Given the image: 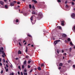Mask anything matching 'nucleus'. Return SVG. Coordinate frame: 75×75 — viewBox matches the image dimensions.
<instances>
[{
  "label": "nucleus",
  "mask_w": 75,
  "mask_h": 75,
  "mask_svg": "<svg viewBox=\"0 0 75 75\" xmlns=\"http://www.w3.org/2000/svg\"><path fill=\"white\" fill-rule=\"evenodd\" d=\"M38 17L39 18L42 17V14L41 13H39L38 15Z\"/></svg>",
  "instance_id": "nucleus-1"
},
{
  "label": "nucleus",
  "mask_w": 75,
  "mask_h": 75,
  "mask_svg": "<svg viewBox=\"0 0 75 75\" xmlns=\"http://www.w3.org/2000/svg\"><path fill=\"white\" fill-rule=\"evenodd\" d=\"M60 40H58L55 41L54 42V44L55 45H56L57 44H58V42H60Z\"/></svg>",
  "instance_id": "nucleus-2"
},
{
  "label": "nucleus",
  "mask_w": 75,
  "mask_h": 75,
  "mask_svg": "<svg viewBox=\"0 0 75 75\" xmlns=\"http://www.w3.org/2000/svg\"><path fill=\"white\" fill-rule=\"evenodd\" d=\"M37 13V12L35 11H33L32 12V14H34V15H35Z\"/></svg>",
  "instance_id": "nucleus-3"
},
{
  "label": "nucleus",
  "mask_w": 75,
  "mask_h": 75,
  "mask_svg": "<svg viewBox=\"0 0 75 75\" xmlns=\"http://www.w3.org/2000/svg\"><path fill=\"white\" fill-rule=\"evenodd\" d=\"M71 17L73 18H74V17H75V14H74V13H73L71 14Z\"/></svg>",
  "instance_id": "nucleus-4"
},
{
  "label": "nucleus",
  "mask_w": 75,
  "mask_h": 75,
  "mask_svg": "<svg viewBox=\"0 0 75 75\" xmlns=\"http://www.w3.org/2000/svg\"><path fill=\"white\" fill-rule=\"evenodd\" d=\"M62 36L63 37H64L65 38H66V37H67V36L66 35V34H63L62 35Z\"/></svg>",
  "instance_id": "nucleus-5"
},
{
  "label": "nucleus",
  "mask_w": 75,
  "mask_h": 75,
  "mask_svg": "<svg viewBox=\"0 0 75 75\" xmlns=\"http://www.w3.org/2000/svg\"><path fill=\"white\" fill-rule=\"evenodd\" d=\"M32 2H34V3H35V4H37V1L35 0H32Z\"/></svg>",
  "instance_id": "nucleus-6"
},
{
  "label": "nucleus",
  "mask_w": 75,
  "mask_h": 75,
  "mask_svg": "<svg viewBox=\"0 0 75 75\" xmlns=\"http://www.w3.org/2000/svg\"><path fill=\"white\" fill-rule=\"evenodd\" d=\"M69 56H71V57H73V56H74V54H73V53H71L70 54L69 53Z\"/></svg>",
  "instance_id": "nucleus-7"
},
{
  "label": "nucleus",
  "mask_w": 75,
  "mask_h": 75,
  "mask_svg": "<svg viewBox=\"0 0 75 75\" xmlns=\"http://www.w3.org/2000/svg\"><path fill=\"white\" fill-rule=\"evenodd\" d=\"M33 16H32L31 18H30V20H31V23H33Z\"/></svg>",
  "instance_id": "nucleus-8"
},
{
  "label": "nucleus",
  "mask_w": 75,
  "mask_h": 75,
  "mask_svg": "<svg viewBox=\"0 0 75 75\" xmlns=\"http://www.w3.org/2000/svg\"><path fill=\"white\" fill-rule=\"evenodd\" d=\"M62 65H63V64H62V63H60L59 64V66L60 67H62Z\"/></svg>",
  "instance_id": "nucleus-9"
},
{
  "label": "nucleus",
  "mask_w": 75,
  "mask_h": 75,
  "mask_svg": "<svg viewBox=\"0 0 75 75\" xmlns=\"http://www.w3.org/2000/svg\"><path fill=\"white\" fill-rule=\"evenodd\" d=\"M26 62H27V61H26V60H25L23 62V65H26Z\"/></svg>",
  "instance_id": "nucleus-10"
},
{
  "label": "nucleus",
  "mask_w": 75,
  "mask_h": 75,
  "mask_svg": "<svg viewBox=\"0 0 75 75\" xmlns=\"http://www.w3.org/2000/svg\"><path fill=\"white\" fill-rule=\"evenodd\" d=\"M31 60H28V64H30L31 63Z\"/></svg>",
  "instance_id": "nucleus-11"
},
{
  "label": "nucleus",
  "mask_w": 75,
  "mask_h": 75,
  "mask_svg": "<svg viewBox=\"0 0 75 75\" xmlns=\"http://www.w3.org/2000/svg\"><path fill=\"white\" fill-rule=\"evenodd\" d=\"M10 5L11 6H14V3H10Z\"/></svg>",
  "instance_id": "nucleus-12"
},
{
  "label": "nucleus",
  "mask_w": 75,
  "mask_h": 75,
  "mask_svg": "<svg viewBox=\"0 0 75 75\" xmlns=\"http://www.w3.org/2000/svg\"><path fill=\"white\" fill-rule=\"evenodd\" d=\"M18 54H21V51L20 50H19L18 52Z\"/></svg>",
  "instance_id": "nucleus-13"
},
{
  "label": "nucleus",
  "mask_w": 75,
  "mask_h": 75,
  "mask_svg": "<svg viewBox=\"0 0 75 75\" xmlns=\"http://www.w3.org/2000/svg\"><path fill=\"white\" fill-rule=\"evenodd\" d=\"M0 3L1 5H3V4H4V2L2 1H0Z\"/></svg>",
  "instance_id": "nucleus-14"
},
{
  "label": "nucleus",
  "mask_w": 75,
  "mask_h": 75,
  "mask_svg": "<svg viewBox=\"0 0 75 75\" xmlns=\"http://www.w3.org/2000/svg\"><path fill=\"white\" fill-rule=\"evenodd\" d=\"M38 70H39V71L41 70V67H39L38 68Z\"/></svg>",
  "instance_id": "nucleus-15"
},
{
  "label": "nucleus",
  "mask_w": 75,
  "mask_h": 75,
  "mask_svg": "<svg viewBox=\"0 0 75 75\" xmlns=\"http://www.w3.org/2000/svg\"><path fill=\"white\" fill-rule=\"evenodd\" d=\"M0 52H2V54H3V52H4V51L1 49H0Z\"/></svg>",
  "instance_id": "nucleus-16"
},
{
  "label": "nucleus",
  "mask_w": 75,
  "mask_h": 75,
  "mask_svg": "<svg viewBox=\"0 0 75 75\" xmlns=\"http://www.w3.org/2000/svg\"><path fill=\"white\" fill-rule=\"evenodd\" d=\"M2 54H3V55H4L5 56H6V54L4 52H2Z\"/></svg>",
  "instance_id": "nucleus-17"
},
{
  "label": "nucleus",
  "mask_w": 75,
  "mask_h": 75,
  "mask_svg": "<svg viewBox=\"0 0 75 75\" xmlns=\"http://www.w3.org/2000/svg\"><path fill=\"white\" fill-rule=\"evenodd\" d=\"M5 8H8V6H7V5H6L5 6Z\"/></svg>",
  "instance_id": "nucleus-18"
},
{
  "label": "nucleus",
  "mask_w": 75,
  "mask_h": 75,
  "mask_svg": "<svg viewBox=\"0 0 75 75\" xmlns=\"http://www.w3.org/2000/svg\"><path fill=\"white\" fill-rule=\"evenodd\" d=\"M70 44L71 45H73V44L72 43V41H71L70 42Z\"/></svg>",
  "instance_id": "nucleus-19"
},
{
  "label": "nucleus",
  "mask_w": 75,
  "mask_h": 75,
  "mask_svg": "<svg viewBox=\"0 0 75 75\" xmlns=\"http://www.w3.org/2000/svg\"><path fill=\"white\" fill-rule=\"evenodd\" d=\"M59 52H60L59 50H57V54H59Z\"/></svg>",
  "instance_id": "nucleus-20"
},
{
  "label": "nucleus",
  "mask_w": 75,
  "mask_h": 75,
  "mask_svg": "<svg viewBox=\"0 0 75 75\" xmlns=\"http://www.w3.org/2000/svg\"><path fill=\"white\" fill-rule=\"evenodd\" d=\"M27 35L28 36V37H32V36H31V35L28 34H27Z\"/></svg>",
  "instance_id": "nucleus-21"
},
{
  "label": "nucleus",
  "mask_w": 75,
  "mask_h": 75,
  "mask_svg": "<svg viewBox=\"0 0 75 75\" xmlns=\"http://www.w3.org/2000/svg\"><path fill=\"white\" fill-rule=\"evenodd\" d=\"M67 41H71V39L69 38H68L67 39Z\"/></svg>",
  "instance_id": "nucleus-22"
},
{
  "label": "nucleus",
  "mask_w": 75,
  "mask_h": 75,
  "mask_svg": "<svg viewBox=\"0 0 75 75\" xmlns=\"http://www.w3.org/2000/svg\"><path fill=\"white\" fill-rule=\"evenodd\" d=\"M31 66L30 65H28V68H30Z\"/></svg>",
  "instance_id": "nucleus-23"
},
{
  "label": "nucleus",
  "mask_w": 75,
  "mask_h": 75,
  "mask_svg": "<svg viewBox=\"0 0 75 75\" xmlns=\"http://www.w3.org/2000/svg\"><path fill=\"white\" fill-rule=\"evenodd\" d=\"M18 21H19L18 19H16V23H18Z\"/></svg>",
  "instance_id": "nucleus-24"
},
{
  "label": "nucleus",
  "mask_w": 75,
  "mask_h": 75,
  "mask_svg": "<svg viewBox=\"0 0 75 75\" xmlns=\"http://www.w3.org/2000/svg\"><path fill=\"white\" fill-rule=\"evenodd\" d=\"M29 8H31V5L29 4Z\"/></svg>",
  "instance_id": "nucleus-25"
},
{
  "label": "nucleus",
  "mask_w": 75,
  "mask_h": 75,
  "mask_svg": "<svg viewBox=\"0 0 75 75\" xmlns=\"http://www.w3.org/2000/svg\"><path fill=\"white\" fill-rule=\"evenodd\" d=\"M23 74L24 75H27V73H23Z\"/></svg>",
  "instance_id": "nucleus-26"
},
{
  "label": "nucleus",
  "mask_w": 75,
  "mask_h": 75,
  "mask_svg": "<svg viewBox=\"0 0 75 75\" xmlns=\"http://www.w3.org/2000/svg\"><path fill=\"white\" fill-rule=\"evenodd\" d=\"M22 69H24V65H23L22 66Z\"/></svg>",
  "instance_id": "nucleus-27"
},
{
  "label": "nucleus",
  "mask_w": 75,
  "mask_h": 75,
  "mask_svg": "<svg viewBox=\"0 0 75 75\" xmlns=\"http://www.w3.org/2000/svg\"><path fill=\"white\" fill-rule=\"evenodd\" d=\"M61 28H62L61 27V26L59 27V30H61Z\"/></svg>",
  "instance_id": "nucleus-28"
},
{
  "label": "nucleus",
  "mask_w": 75,
  "mask_h": 75,
  "mask_svg": "<svg viewBox=\"0 0 75 75\" xmlns=\"http://www.w3.org/2000/svg\"><path fill=\"white\" fill-rule=\"evenodd\" d=\"M57 1L58 3H60L61 2V0H57Z\"/></svg>",
  "instance_id": "nucleus-29"
},
{
  "label": "nucleus",
  "mask_w": 75,
  "mask_h": 75,
  "mask_svg": "<svg viewBox=\"0 0 75 75\" xmlns=\"http://www.w3.org/2000/svg\"><path fill=\"white\" fill-rule=\"evenodd\" d=\"M71 50H72V48L71 47H70L69 49V51H70V52H71Z\"/></svg>",
  "instance_id": "nucleus-30"
},
{
  "label": "nucleus",
  "mask_w": 75,
  "mask_h": 75,
  "mask_svg": "<svg viewBox=\"0 0 75 75\" xmlns=\"http://www.w3.org/2000/svg\"><path fill=\"white\" fill-rule=\"evenodd\" d=\"M29 57V56H28V55H26L25 58H28Z\"/></svg>",
  "instance_id": "nucleus-31"
},
{
  "label": "nucleus",
  "mask_w": 75,
  "mask_h": 75,
  "mask_svg": "<svg viewBox=\"0 0 75 75\" xmlns=\"http://www.w3.org/2000/svg\"><path fill=\"white\" fill-rule=\"evenodd\" d=\"M19 45H20V46H22L21 44V43H20V42H19Z\"/></svg>",
  "instance_id": "nucleus-32"
},
{
  "label": "nucleus",
  "mask_w": 75,
  "mask_h": 75,
  "mask_svg": "<svg viewBox=\"0 0 75 75\" xmlns=\"http://www.w3.org/2000/svg\"><path fill=\"white\" fill-rule=\"evenodd\" d=\"M13 3H17V1H13Z\"/></svg>",
  "instance_id": "nucleus-33"
},
{
  "label": "nucleus",
  "mask_w": 75,
  "mask_h": 75,
  "mask_svg": "<svg viewBox=\"0 0 75 75\" xmlns=\"http://www.w3.org/2000/svg\"><path fill=\"white\" fill-rule=\"evenodd\" d=\"M1 74H3V71L2 70L1 72Z\"/></svg>",
  "instance_id": "nucleus-34"
},
{
  "label": "nucleus",
  "mask_w": 75,
  "mask_h": 75,
  "mask_svg": "<svg viewBox=\"0 0 75 75\" xmlns=\"http://www.w3.org/2000/svg\"><path fill=\"white\" fill-rule=\"evenodd\" d=\"M18 68L20 69H21V68H20V66H18Z\"/></svg>",
  "instance_id": "nucleus-35"
},
{
  "label": "nucleus",
  "mask_w": 75,
  "mask_h": 75,
  "mask_svg": "<svg viewBox=\"0 0 75 75\" xmlns=\"http://www.w3.org/2000/svg\"><path fill=\"white\" fill-rule=\"evenodd\" d=\"M17 4H20V2H18L17 3Z\"/></svg>",
  "instance_id": "nucleus-36"
},
{
  "label": "nucleus",
  "mask_w": 75,
  "mask_h": 75,
  "mask_svg": "<svg viewBox=\"0 0 75 75\" xmlns=\"http://www.w3.org/2000/svg\"><path fill=\"white\" fill-rule=\"evenodd\" d=\"M73 68H75V65H73Z\"/></svg>",
  "instance_id": "nucleus-37"
},
{
  "label": "nucleus",
  "mask_w": 75,
  "mask_h": 75,
  "mask_svg": "<svg viewBox=\"0 0 75 75\" xmlns=\"http://www.w3.org/2000/svg\"><path fill=\"white\" fill-rule=\"evenodd\" d=\"M72 5H74V3L73 2H71Z\"/></svg>",
  "instance_id": "nucleus-38"
},
{
  "label": "nucleus",
  "mask_w": 75,
  "mask_h": 75,
  "mask_svg": "<svg viewBox=\"0 0 75 75\" xmlns=\"http://www.w3.org/2000/svg\"><path fill=\"white\" fill-rule=\"evenodd\" d=\"M61 25H62L63 26V25H64V23H62Z\"/></svg>",
  "instance_id": "nucleus-39"
},
{
  "label": "nucleus",
  "mask_w": 75,
  "mask_h": 75,
  "mask_svg": "<svg viewBox=\"0 0 75 75\" xmlns=\"http://www.w3.org/2000/svg\"><path fill=\"white\" fill-rule=\"evenodd\" d=\"M23 15H24V16H26V15H27V13H23Z\"/></svg>",
  "instance_id": "nucleus-40"
},
{
  "label": "nucleus",
  "mask_w": 75,
  "mask_h": 75,
  "mask_svg": "<svg viewBox=\"0 0 75 75\" xmlns=\"http://www.w3.org/2000/svg\"><path fill=\"white\" fill-rule=\"evenodd\" d=\"M71 62V60L69 61L68 62V63L69 64V63H70V62Z\"/></svg>",
  "instance_id": "nucleus-41"
},
{
  "label": "nucleus",
  "mask_w": 75,
  "mask_h": 75,
  "mask_svg": "<svg viewBox=\"0 0 75 75\" xmlns=\"http://www.w3.org/2000/svg\"><path fill=\"white\" fill-rule=\"evenodd\" d=\"M65 3V4H67V3H68V1H66Z\"/></svg>",
  "instance_id": "nucleus-42"
},
{
  "label": "nucleus",
  "mask_w": 75,
  "mask_h": 75,
  "mask_svg": "<svg viewBox=\"0 0 75 75\" xmlns=\"http://www.w3.org/2000/svg\"><path fill=\"white\" fill-rule=\"evenodd\" d=\"M33 71V69H31V70L30 71V72L31 73V72H32Z\"/></svg>",
  "instance_id": "nucleus-43"
},
{
  "label": "nucleus",
  "mask_w": 75,
  "mask_h": 75,
  "mask_svg": "<svg viewBox=\"0 0 75 75\" xmlns=\"http://www.w3.org/2000/svg\"><path fill=\"white\" fill-rule=\"evenodd\" d=\"M28 49H26L25 50V52H28Z\"/></svg>",
  "instance_id": "nucleus-44"
},
{
  "label": "nucleus",
  "mask_w": 75,
  "mask_h": 75,
  "mask_svg": "<svg viewBox=\"0 0 75 75\" xmlns=\"http://www.w3.org/2000/svg\"><path fill=\"white\" fill-rule=\"evenodd\" d=\"M0 50H4V49H3V47H2L1 48V49H0Z\"/></svg>",
  "instance_id": "nucleus-45"
},
{
  "label": "nucleus",
  "mask_w": 75,
  "mask_h": 75,
  "mask_svg": "<svg viewBox=\"0 0 75 75\" xmlns=\"http://www.w3.org/2000/svg\"><path fill=\"white\" fill-rule=\"evenodd\" d=\"M6 67L7 68H8V64H6Z\"/></svg>",
  "instance_id": "nucleus-46"
},
{
  "label": "nucleus",
  "mask_w": 75,
  "mask_h": 75,
  "mask_svg": "<svg viewBox=\"0 0 75 75\" xmlns=\"http://www.w3.org/2000/svg\"><path fill=\"white\" fill-rule=\"evenodd\" d=\"M66 7L67 8H68V5H66Z\"/></svg>",
  "instance_id": "nucleus-47"
},
{
  "label": "nucleus",
  "mask_w": 75,
  "mask_h": 75,
  "mask_svg": "<svg viewBox=\"0 0 75 75\" xmlns=\"http://www.w3.org/2000/svg\"><path fill=\"white\" fill-rule=\"evenodd\" d=\"M8 69H6V72H8Z\"/></svg>",
  "instance_id": "nucleus-48"
},
{
  "label": "nucleus",
  "mask_w": 75,
  "mask_h": 75,
  "mask_svg": "<svg viewBox=\"0 0 75 75\" xmlns=\"http://www.w3.org/2000/svg\"><path fill=\"white\" fill-rule=\"evenodd\" d=\"M3 62L4 63L6 62L5 61V59H3Z\"/></svg>",
  "instance_id": "nucleus-49"
},
{
  "label": "nucleus",
  "mask_w": 75,
  "mask_h": 75,
  "mask_svg": "<svg viewBox=\"0 0 75 75\" xmlns=\"http://www.w3.org/2000/svg\"><path fill=\"white\" fill-rule=\"evenodd\" d=\"M32 8H34V9L35 8V7H34V6H32Z\"/></svg>",
  "instance_id": "nucleus-50"
},
{
  "label": "nucleus",
  "mask_w": 75,
  "mask_h": 75,
  "mask_svg": "<svg viewBox=\"0 0 75 75\" xmlns=\"http://www.w3.org/2000/svg\"><path fill=\"white\" fill-rule=\"evenodd\" d=\"M24 71L25 72H27V70L26 69L24 70Z\"/></svg>",
  "instance_id": "nucleus-51"
},
{
  "label": "nucleus",
  "mask_w": 75,
  "mask_h": 75,
  "mask_svg": "<svg viewBox=\"0 0 75 75\" xmlns=\"http://www.w3.org/2000/svg\"><path fill=\"white\" fill-rule=\"evenodd\" d=\"M2 57H3V58H4V55H2Z\"/></svg>",
  "instance_id": "nucleus-52"
},
{
  "label": "nucleus",
  "mask_w": 75,
  "mask_h": 75,
  "mask_svg": "<svg viewBox=\"0 0 75 75\" xmlns=\"http://www.w3.org/2000/svg\"><path fill=\"white\" fill-rule=\"evenodd\" d=\"M60 69H61V67H59V68H58V69L60 70Z\"/></svg>",
  "instance_id": "nucleus-53"
},
{
  "label": "nucleus",
  "mask_w": 75,
  "mask_h": 75,
  "mask_svg": "<svg viewBox=\"0 0 75 75\" xmlns=\"http://www.w3.org/2000/svg\"><path fill=\"white\" fill-rule=\"evenodd\" d=\"M21 75H23V72H21Z\"/></svg>",
  "instance_id": "nucleus-54"
},
{
  "label": "nucleus",
  "mask_w": 75,
  "mask_h": 75,
  "mask_svg": "<svg viewBox=\"0 0 75 75\" xmlns=\"http://www.w3.org/2000/svg\"><path fill=\"white\" fill-rule=\"evenodd\" d=\"M41 66V67H44V64H42Z\"/></svg>",
  "instance_id": "nucleus-55"
},
{
  "label": "nucleus",
  "mask_w": 75,
  "mask_h": 75,
  "mask_svg": "<svg viewBox=\"0 0 75 75\" xmlns=\"http://www.w3.org/2000/svg\"><path fill=\"white\" fill-rule=\"evenodd\" d=\"M18 75H20V72L18 71Z\"/></svg>",
  "instance_id": "nucleus-56"
},
{
  "label": "nucleus",
  "mask_w": 75,
  "mask_h": 75,
  "mask_svg": "<svg viewBox=\"0 0 75 75\" xmlns=\"http://www.w3.org/2000/svg\"><path fill=\"white\" fill-rule=\"evenodd\" d=\"M12 75H14V73L12 72L11 73Z\"/></svg>",
  "instance_id": "nucleus-57"
},
{
  "label": "nucleus",
  "mask_w": 75,
  "mask_h": 75,
  "mask_svg": "<svg viewBox=\"0 0 75 75\" xmlns=\"http://www.w3.org/2000/svg\"><path fill=\"white\" fill-rule=\"evenodd\" d=\"M62 23H64V21H62Z\"/></svg>",
  "instance_id": "nucleus-58"
},
{
  "label": "nucleus",
  "mask_w": 75,
  "mask_h": 75,
  "mask_svg": "<svg viewBox=\"0 0 75 75\" xmlns=\"http://www.w3.org/2000/svg\"><path fill=\"white\" fill-rule=\"evenodd\" d=\"M34 69L35 70V71L36 70H37V69L36 68H35Z\"/></svg>",
  "instance_id": "nucleus-59"
},
{
  "label": "nucleus",
  "mask_w": 75,
  "mask_h": 75,
  "mask_svg": "<svg viewBox=\"0 0 75 75\" xmlns=\"http://www.w3.org/2000/svg\"><path fill=\"white\" fill-rule=\"evenodd\" d=\"M62 53H63V52H64V51L62 50Z\"/></svg>",
  "instance_id": "nucleus-60"
},
{
  "label": "nucleus",
  "mask_w": 75,
  "mask_h": 75,
  "mask_svg": "<svg viewBox=\"0 0 75 75\" xmlns=\"http://www.w3.org/2000/svg\"><path fill=\"white\" fill-rule=\"evenodd\" d=\"M0 65L1 66H2V64H1V63H0Z\"/></svg>",
  "instance_id": "nucleus-61"
},
{
  "label": "nucleus",
  "mask_w": 75,
  "mask_h": 75,
  "mask_svg": "<svg viewBox=\"0 0 75 75\" xmlns=\"http://www.w3.org/2000/svg\"><path fill=\"white\" fill-rule=\"evenodd\" d=\"M26 42V41H25V40H24L23 41V43H24V42Z\"/></svg>",
  "instance_id": "nucleus-62"
},
{
  "label": "nucleus",
  "mask_w": 75,
  "mask_h": 75,
  "mask_svg": "<svg viewBox=\"0 0 75 75\" xmlns=\"http://www.w3.org/2000/svg\"><path fill=\"white\" fill-rule=\"evenodd\" d=\"M74 30H75V26H74Z\"/></svg>",
  "instance_id": "nucleus-63"
},
{
  "label": "nucleus",
  "mask_w": 75,
  "mask_h": 75,
  "mask_svg": "<svg viewBox=\"0 0 75 75\" xmlns=\"http://www.w3.org/2000/svg\"><path fill=\"white\" fill-rule=\"evenodd\" d=\"M10 67H11V68H12V65H10Z\"/></svg>",
  "instance_id": "nucleus-64"
}]
</instances>
